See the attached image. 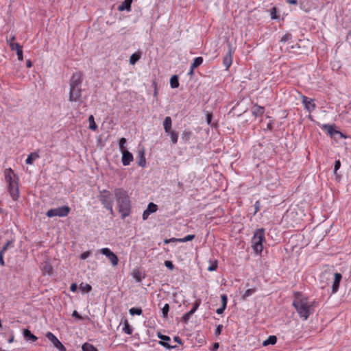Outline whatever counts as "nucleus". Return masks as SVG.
Instances as JSON below:
<instances>
[{
    "instance_id": "aec40b11",
    "label": "nucleus",
    "mask_w": 351,
    "mask_h": 351,
    "mask_svg": "<svg viewBox=\"0 0 351 351\" xmlns=\"http://www.w3.org/2000/svg\"><path fill=\"white\" fill-rule=\"evenodd\" d=\"M265 112V108L263 106H259L257 104H255L252 109V114L254 117H261Z\"/></svg>"
},
{
    "instance_id": "ea45409f",
    "label": "nucleus",
    "mask_w": 351,
    "mask_h": 351,
    "mask_svg": "<svg viewBox=\"0 0 351 351\" xmlns=\"http://www.w3.org/2000/svg\"><path fill=\"white\" fill-rule=\"evenodd\" d=\"M193 315V313L189 311V312L183 315V316L182 317V322H183L185 324H187Z\"/></svg>"
},
{
    "instance_id": "5fc2aeb1",
    "label": "nucleus",
    "mask_w": 351,
    "mask_h": 351,
    "mask_svg": "<svg viewBox=\"0 0 351 351\" xmlns=\"http://www.w3.org/2000/svg\"><path fill=\"white\" fill-rule=\"evenodd\" d=\"M223 329V325H218L215 329V335H219L222 331Z\"/></svg>"
},
{
    "instance_id": "0e129e2a",
    "label": "nucleus",
    "mask_w": 351,
    "mask_h": 351,
    "mask_svg": "<svg viewBox=\"0 0 351 351\" xmlns=\"http://www.w3.org/2000/svg\"><path fill=\"white\" fill-rule=\"evenodd\" d=\"M332 276V274L330 273H327V272H325V273H323L322 275V278H326V280H329L330 278L329 276Z\"/></svg>"
},
{
    "instance_id": "09e8293b",
    "label": "nucleus",
    "mask_w": 351,
    "mask_h": 351,
    "mask_svg": "<svg viewBox=\"0 0 351 351\" xmlns=\"http://www.w3.org/2000/svg\"><path fill=\"white\" fill-rule=\"evenodd\" d=\"M221 306L226 308L227 303H228V296L226 294H222L221 295Z\"/></svg>"
},
{
    "instance_id": "58836bf2",
    "label": "nucleus",
    "mask_w": 351,
    "mask_h": 351,
    "mask_svg": "<svg viewBox=\"0 0 351 351\" xmlns=\"http://www.w3.org/2000/svg\"><path fill=\"white\" fill-rule=\"evenodd\" d=\"M195 234H188L183 238L179 239V243H185L187 241H192L195 238Z\"/></svg>"
},
{
    "instance_id": "e433bc0d",
    "label": "nucleus",
    "mask_w": 351,
    "mask_h": 351,
    "mask_svg": "<svg viewBox=\"0 0 351 351\" xmlns=\"http://www.w3.org/2000/svg\"><path fill=\"white\" fill-rule=\"evenodd\" d=\"M80 289L84 292L88 293L92 290V287L88 284H84L83 282L80 285Z\"/></svg>"
},
{
    "instance_id": "a211bd4d",
    "label": "nucleus",
    "mask_w": 351,
    "mask_h": 351,
    "mask_svg": "<svg viewBox=\"0 0 351 351\" xmlns=\"http://www.w3.org/2000/svg\"><path fill=\"white\" fill-rule=\"evenodd\" d=\"M11 51H16L18 60L22 61L23 60V47L19 43L10 44Z\"/></svg>"
},
{
    "instance_id": "2eb2a0df",
    "label": "nucleus",
    "mask_w": 351,
    "mask_h": 351,
    "mask_svg": "<svg viewBox=\"0 0 351 351\" xmlns=\"http://www.w3.org/2000/svg\"><path fill=\"white\" fill-rule=\"evenodd\" d=\"M332 276H333V281H332V287H331V289H332L331 294H335L339 290V285L342 280V275L340 273L337 272V273L333 274Z\"/></svg>"
},
{
    "instance_id": "052dcab7",
    "label": "nucleus",
    "mask_w": 351,
    "mask_h": 351,
    "mask_svg": "<svg viewBox=\"0 0 351 351\" xmlns=\"http://www.w3.org/2000/svg\"><path fill=\"white\" fill-rule=\"evenodd\" d=\"M77 289V286L76 283H72L70 286V291L72 292H75Z\"/></svg>"
},
{
    "instance_id": "cd10ccee",
    "label": "nucleus",
    "mask_w": 351,
    "mask_h": 351,
    "mask_svg": "<svg viewBox=\"0 0 351 351\" xmlns=\"http://www.w3.org/2000/svg\"><path fill=\"white\" fill-rule=\"evenodd\" d=\"M277 341V337L275 335H270L265 341H263L264 346L268 345H274Z\"/></svg>"
},
{
    "instance_id": "603ef678",
    "label": "nucleus",
    "mask_w": 351,
    "mask_h": 351,
    "mask_svg": "<svg viewBox=\"0 0 351 351\" xmlns=\"http://www.w3.org/2000/svg\"><path fill=\"white\" fill-rule=\"evenodd\" d=\"M16 39L15 38V36L14 35H12V36H10V38H7L6 39V42L8 43V45H9V47H10V44H16V43H14V40Z\"/></svg>"
},
{
    "instance_id": "6e6d98bb",
    "label": "nucleus",
    "mask_w": 351,
    "mask_h": 351,
    "mask_svg": "<svg viewBox=\"0 0 351 351\" xmlns=\"http://www.w3.org/2000/svg\"><path fill=\"white\" fill-rule=\"evenodd\" d=\"M213 119V114L211 112H207L206 114V122L208 125L211 124Z\"/></svg>"
},
{
    "instance_id": "423d86ee",
    "label": "nucleus",
    "mask_w": 351,
    "mask_h": 351,
    "mask_svg": "<svg viewBox=\"0 0 351 351\" xmlns=\"http://www.w3.org/2000/svg\"><path fill=\"white\" fill-rule=\"evenodd\" d=\"M228 51L223 59V64L228 70L232 63V55L234 53V49L230 43H228Z\"/></svg>"
},
{
    "instance_id": "c756f323",
    "label": "nucleus",
    "mask_w": 351,
    "mask_h": 351,
    "mask_svg": "<svg viewBox=\"0 0 351 351\" xmlns=\"http://www.w3.org/2000/svg\"><path fill=\"white\" fill-rule=\"evenodd\" d=\"M82 351H98V350L93 345L89 343H84L82 346Z\"/></svg>"
},
{
    "instance_id": "473e14b6",
    "label": "nucleus",
    "mask_w": 351,
    "mask_h": 351,
    "mask_svg": "<svg viewBox=\"0 0 351 351\" xmlns=\"http://www.w3.org/2000/svg\"><path fill=\"white\" fill-rule=\"evenodd\" d=\"M203 62L202 57H197L194 59L193 62L191 64L192 69H195V68L200 66Z\"/></svg>"
},
{
    "instance_id": "f03ea898",
    "label": "nucleus",
    "mask_w": 351,
    "mask_h": 351,
    "mask_svg": "<svg viewBox=\"0 0 351 351\" xmlns=\"http://www.w3.org/2000/svg\"><path fill=\"white\" fill-rule=\"evenodd\" d=\"M114 193L118 210L121 215V219H124L131 213V202L128 191L123 188H117Z\"/></svg>"
},
{
    "instance_id": "ddd939ff",
    "label": "nucleus",
    "mask_w": 351,
    "mask_h": 351,
    "mask_svg": "<svg viewBox=\"0 0 351 351\" xmlns=\"http://www.w3.org/2000/svg\"><path fill=\"white\" fill-rule=\"evenodd\" d=\"M46 337L53 344V346L60 351H66L65 347L58 340V339L51 332H47Z\"/></svg>"
},
{
    "instance_id": "dca6fc26",
    "label": "nucleus",
    "mask_w": 351,
    "mask_h": 351,
    "mask_svg": "<svg viewBox=\"0 0 351 351\" xmlns=\"http://www.w3.org/2000/svg\"><path fill=\"white\" fill-rule=\"evenodd\" d=\"M158 210V206L153 202L149 203L147 208L144 210L143 213V219L146 220L149 217V215L156 212Z\"/></svg>"
},
{
    "instance_id": "4c0bfd02",
    "label": "nucleus",
    "mask_w": 351,
    "mask_h": 351,
    "mask_svg": "<svg viewBox=\"0 0 351 351\" xmlns=\"http://www.w3.org/2000/svg\"><path fill=\"white\" fill-rule=\"evenodd\" d=\"M192 132L189 130H184L182 134V138L185 141L187 142L191 137Z\"/></svg>"
},
{
    "instance_id": "de8ad7c7",
    "label": "nucleus",
    "mask_w": 351,
    "mask_h": 351,
    "mask_svg": "<svg viewBox=\"0 0 351 351\" xmlns=\"http://www.w3.org/2000/svg\"><path fill=\"white\" fill-rule=\"evenodd\" d=\"M218 263L217 261H213L211 265L208 267V271H215L217 268Z\"/></svg>"
},
{
    "instance_id": "a18cd8bd",
    "label": "nucleus",
    "mask_w": 351,
    "mask_h": 351,
    "mask_svg": "<svg viewBox=\"0 0 351 351\" xmlns=\"http://www.w3.org/2000/svg\"><path fill=\"white\" fill-rule=\"evenodd\" d=\"M292 39V35L290 33L285 34L280 39L282 43H286Z\"/></svg>"
},
{
    "instance_id": "c85d7f7f",
    "label": "nucleus",
    "mask_w": 351,
    "mask_h": 351,
    "mask_svg": "<svg viewBox=\"0 0 351 351\" xmlns=\"http://www.w3.org/2000/svg\"><path fill=\"white\" fill-rule=\"evenodd\" d=\"M138 156H139V161L138 162V165L141 167H144L146 165V160H145L143 150L138 151Z\"/></svg>"
},
{
    "instance_id": "49530a36",
    "label": "nucleus",
    "mask_w": 351,
    "mask_h": 351,
    "mask_svg": "<svg viewBox=\"0 0 351 351\" xmlns=\"http://www.w3.org/2000/svg\"><path fill=\"white\" fill-rule=\"evenodd\" d=\"M13 242L12 241H8L3 246L2 249L0 252H2L3 254L4 252L10 247H13L12 245Z\"/></svg>"
},
{
    "instance_id": "3c124183",
    "label": "nucleus",
    "mask_w": 351,
    "mask_h": 351,
    "mask_svg": "<svg viewBox=\"0 0 351 351\" xmlns=\"http://www.w3.org/2000/svg\"><path fill=\"white\" fill-rule=\"evenodd\" d=\"M90 254H91V252H90V250L86 251V252H83L82 254H80V258L81 260H85L88 257L90 256Z\"/></svg>"
},
{
    "instance_id": "bb28decb",
    "label": "nucleus",
    "mask_w": 351,
    "mask_h": 351,
    "mask_svg": "<svg viewBox=\"0 0 351 351\" xmlns=\"http://www.w3.org/2000/svg\"><path fill=\"white\" fill-rule=\"evenodd\" d=\"M141 52H136L131 55L130 58V64L132 65L135 64L141 58Z\"/></svg>"
},
{
    "instance_id": "b1692460",
    "label": "nucleus",
    "mask_w": 351,
    "mask_h": 351,
    "mask_svg": "<svg viewBox=\"0 0 351 351\" xmlns=\"http://www.w3.org/2000/svg\"><path fill=\"white\" fill-rule=\"evenodd\" d=\"M172 120L170 117H166L163 121L164 130L166 133L170 132L171 130Z\"/></svg>"
},
{
    "instance_id": "39448f33",
    "label": "nucleus",
    "mask_w": 351,
    "mask_h": 351,
    "mask_svg": "<svg viewBox=\"0 0 351 351\" xmlns=\"http://www.w3.org/2000/svg\"><path fill=\"white\" fill-rule=\"evenodd\" d=\"M99 200L101 202L103 206H107L114 203V197L111 192L106 189H103L99 191V195L97 196Z\"/></svg>"
},
{
    "instance_id": "f704fd0d",
    "label": "nucleus",
    "mask_w": 351,
    "mask_h": 351,
    "mask_svg": "<svg viewBox=\"0 0 351 351\" xmlns=\"http://www.w3.org/2000/svg\"><path fill=\"white\" fill-rule=\"evenodd\" d=\"M130 314L132 316L134 315H141L143 313V310L141 308H131L129 310Z\"/></svg>"
},
{
    "instance_id": "a19ab883",
    "label": "nucleus",
    "mask_w": 351,
    "mask_h": 351,
    "mask_svg": "<svg viewBox=\"0 0 351 351\" xmlns=\"http://www.w3.org/2000/svg\"><path fill=\"white\" fill-rule=\"evenodd\" d=\"M126 143V139L125 138H121L119 141V149L121 152L127 150L125 147Z\"/></svg>"
},
{
    "instance_id": "774afa93",
    "label": "nucleus",
    "mask_w": 351,
    "mask_h": 351,
    "mask_svg": "<svg viewBox=\"0 0 351 351\" xmlns=\"http://www.w3.org/2000/svg\"><path fill=\"white\" fill-rule=\"evenodd\" d=\"M173 340H174V341L177 342L178 343H179L180 345L182 344V340L178 336H175L173 337Z\"/></svg>"
},
{
    "instance_id": "7ed1b4c3",
    "label": "nucleus",
    "mask_w": 351,
    "mask_h": 351,
    "mask_svg": "<svg viewBox=\"0 0 351 351\" xmlns=\"http://www.w3.org/2000/svg\"><path fill=\"white\" fill-rule=\"evenodd\" d=\"M265 242H266L265 237V229H256L254 232V235L252 239V247L255 254H261L263 250V243Z\"/></svg>"
},
{
    "instance_id": "c03bdc74",
    "label": "nucleus",
    "mask_w": 351,
    "mask_h": 351,
    "mask_svg": "<svg viewBox=\"0 0 351 351\" xmlns=\"http://www.w3.org/2000/svg\"><path fill=\"white\" fill-rule=\"evenodd\" d=\"M169 311V305L168 304H165V306L162 308V315L164 318L167 317Z\"/></svg>"
},
{
    "instance_id": "8fccbe9b",
    "label": "nucleus",
    "mask_w": 351,
    "mask_h": 351,
    "mask_svg": "<svg viewBox=\"0 0 351 351\" xmlns=\"http://www.w3.org/2000/svg\"><path fill=\"white\" fill-rule=\"evenodd\" d=\"M200 303H201L200 300H197L194 303L193 308L190 310V311H191L193 313V314H194L195 312L197 310V308H199V306L200 305Z\"/></svg>"
},
{
    "instance_id": "a878e982",
    "label": "nucleus",
    "mask_w": 351,
    "mask_h": 351,
    "mask_svg": "<svg viewBox=\"0 0 351 351\" xmlns=\"http://www.w3.org/2000/svg\"><path fill=\"white\" fill-rule=\"evenodd\" d=\"M180 85L179 83V78L177 75H173L170 78V86L172 88H178Z\"/></svg>"
},
{
    "instance_id": "13d9d810",
    "label": "nucleus",
    "mask_w": 351,
    "mask_h": 351,
    "mask_svg": "<svg viewBox=\"0 0 351 351\" xmlns=\"http://www.w3.org/2000/svg\"><path fill=\"white\" fill-rule=\"evenodd\" d=\"M72 316L80 319V320L82 319V317L78 313V312L77 311H74L73 312Z\"/></svg>"
},
{
    "instance_id": "79ce46f5",
    "label": "nucleus",
    "mask_w": 351,
    "mask_h": 351,
    "mask_svg": "<svg viewBox=\"0 0 351 351\" xmlns=\"http://www.w3.org/2000/svg\"><path fill=\"white\" fill-rule=\"evenodd\" d=\"M341 167V162L339 160H335V165H334V174L335 175L336 178L339 177V176L337 174V171Z\"/></svg>"
},
{
    "instance_id": "4468645a",
    "label": "nucleus",
    "mask_w": 351,
    "mask_h": 351,
    "mask_svg": "<svg viewBox=\"0 0 351 351\" xmlns=\"http://www.w3.org/2000/svg\"><path fill=\"white\" fill-rule=\"evenodd\" d=\"M5 179L8 184L19 182V177L11 168L5 169L4 171Z\"/></svg>"
},
{
    "instance_id": "680f3d73",
    "label": "nucleus",
    "mask_w": 351,
    "mask_h": 351,
    "mask_svg": "<svg viewBox=\"0 0 351 351\" xmlns=\"http://www.w3.org/2000/svg\"><path fill=\"white\" fill-rule=\"evenodd\" d=\"M276 10L275 8H273L271 9V19H276Z\"/></svg>"
},
{
    "instance_id": "6ab92c4d",
    "label": "nucleus",
    "mask_w": 351,
    "mask_h": 351,
    "mask_svg": "<svg viewBox=\"0 0 351 351\" xmlns=\"http://www.w3.org/2000/svg\"><path fill=\"white\" fill-rule=\"evenodd\" d=\"M40 269L42 270L43 275L51 276L53 273V267L47 261L41 263Z\"/></svg>"
},
{
    "instance_id": "7c9ffc66",
    "label": "nucleus",
    "mask_w": 351,
    "mask_h": 351,
    "mask_svg": "<svg viewBox=\"0 0 351 351\" xmlns=\"http://www.w3.org/2000/svg\"><path fill=\"white\" fill-rule=\"evenodd\" d=\"M123 331L128 335H132L133 332V330L127 319H125L124 321V327L123 328Z\"/></svg>"
},
{
    "instance_id": "864d4df0",
    "label": "nucleus",
    "mask_w": 351,
    "mask_h": 351,
    "mask_svg": "<svg viewBox=\"0 0 351 351\" xmlns=\"http://www.w3.org/2000/svg\"><path fill=\"white\" fill-rule=\"evenodd\" d=\"M165 265L171 270H173L174 269V265L171 261H165Z\"/></svg>"
},
{
    "instance_id": "4d7b16f0",
    "label": "nucleus",
    "mask_w": 351,
    "mask_h": 351,
    "mask_svg": "<svg viewBox=\"0 0 351 351\" xmlns=\"http://www.w3.org/2000/svg\"><path fill=\"white\" fill-rule=\"evenodd\" d=\"M106 210H108L110 214L113 215L114 210H113V204H108L107 206H104Z\"/></svg>"
},
{
    "instance_id": "20e7f679",
    "label": "nucleus",
    "mask_w": 351,
    "mask_h": 351,
    "mask_svg": "<svg viewBox=\"0 0 351 351\" xmlns=\"http://www.w3.org/2000/svg\"><path fill=\"white\" fill-rule=\"evenodd\" d=\"M71 211V208L68 206H62L56 208L49 209L46 215L51 218L53 217H66Z\"/></svg>"
},
{
    "instance_id": "5701e85b",
    "label": "nucleus",
    "mask_w": 351,
    "mask_h": 351,
    "mask_svg": "<svg viewBox=\"0 0 351 351\" xmlns=\"http://www.w3.org/2000/svg\"><path fill=\"white\" fill-rule=\"evenodd\" d=\"M132 0H124L117 8L120 12L126 10L130 12L131 10Z\"/></svg>"
},
{
    "instance_id": "2f4dec72",
    "label": "nucleus",
    "mask_w": 351,
    "mask_h": 351,
    "mask_svg": "<svg viewBox=\"0 0 351 351\" xmlns=\"http://www.w3.org/2000/svg\"><path fill=\"white\" fill-rule=\"evenodd\" d=\"M170 135L171 141L173 144H176L178 139V133L175 130H170L168 133Z\"/></svg>"
},
{
    "instance_id": "f257e3e1",
    "label": "nucleus",
    "mask_w": 351,
    "mask_h": 351,
    "mask_svg": "<svg viewBox=\"0 0 351 351\" xmlns=\"http://www.w3.org/2000/svg\"><path fill=\"white\" fill-rule=\"evenodd\" d=\"M316 303L315 301L309 302L308 298L300 292H295L294 293L293 306L300 317L303 320H306L310 315L313 313L315 311L314 306Z\"/></svg>"
},
{
    "instance_id": "6e6552de",
    "label": "nucleus",
    "mask_w": 351,
    "mask_h": 351,
    "mask_svg": "<svg viewBox=\"0 0 351 351\" xmlns=\"http://www.w3.org/2000/svg\"><path fill=\"white\" fill-rule=\"evenodd\" d=\"M100 253L106 256L110 260L113 266H117L118 265L119 258L109 248L104 247L101 249Z\"/></svg>"
},
{
    "instance_id": "1a4fd4ad",
    "label": "nucleus",
    "mask_w": 351,
    "mask_h": 351,
    "mask_svg": "<svg viewBox=\"0 0 351 351\" xmlns=\"http://www.w3.org/2000/svg\"><path fill=\"white\" fill-rule=\"evenodd\" d=\"M82 81V74L81 72L73 73L69 80L70 88L81 87Z\"/></svg>"
},
{
    "instance_id": "9b49d317",
    "label": "nucleus",
    "mask_w": 351,
    "mask_h": 351,
    "mask_svg": "<svg viewBox=\"0 0 351 351\" xmlns=\"http://www.w3.org/2000/svg\"><path fill=\"white\" fill-rule=\"evenodd\" d=\"M302 103L308 112H311L316 108L315 99H310L305 95H302Z\"/></svg>"
},
{
    "instance_id": "412c9836",
    "label": "nucleus",
    "mask_w": 351,
    "mask_h": 351,
    "mask_svg": "<svg viewBox=\"0 0 351 351\" xmlns=\"http://www.w3.org/2000/svg\"><path fill=\"white\" fill-rule=\"evenodd\" d=\"M23 335L27 341L35 342L38 339V337L32 334V332L27 328L23 330Z\"/></svg>"
},
{
    "instance_id": "69168bd1",
    "label": "nucleus",
    "mask_w": 351,
    "mask_h": 351,
    "mask_svg": "<svg viewBox=\"0 0 351 351\" xmlns=\"http://www.w3.org/2000/svg\"><path fill=\"white\" fill-rule=\"evenodd\" d=\"M0 265L1 266L5 265V262H4V259H3V253L2 252H0Z\"/></svg>"
},
{
    "instance_id": "37998d69",
    "label": "nucleus",
    "mask_w": 351,
    "mask_h": 351,
    "mask_svg": "<svg viewBox=\"0 0 351 351\" xmlns=\"http://www.w3.org/2000/svg\"><path fill=\"white\" fill-rule=\"evenodd\" d=\"M266 118L269 119V121H268L267 125V129L271 131L274 128L273 125L274 123V120L269 115H266Z\"/></svg>"
},
{
    "instance_id": "f3484780",
    "label": "nucleus",
    "mask_w": 351,
    "mask_h": 351,
    "mask_svg": "<svg viewBox=\"0 0 351 351\" xmlns=\"http://www.w3.org/2000/svg\"><path fill=\"white\" fill-rule=\"evenodd\" d=\"M122 158L121 161L124 166H128L133 160V155L128 150L123 151L121 152Z\"/></svg>"
},
{
    "instance_id": "9d476101",
    "label": "nucleus",
    "mask_w": 351,
    "mask_h": 351,
    "mask_svg": "<svg viewBox=\"0 0 351 351\" xmlns=\"http://www.w3.org/2000/svg\"><path fill=\"white\" fill-rule=\"evenodd\" d=\"M158 337L160 339L158 343L162 346L165 347L167 350L175 349L177 348L176 346H171L169 342L171 341L169 336L161 334L160 332L157 333Z\"/></svg>"
},
{
    "instance_id": "c9c22d12",
    "label": "nucleus",
    "mask_w": 351,
    "mask_h": 351,
    "mask_svg": "<svg viewBox=\"0 0 351 351\" xmlns=\"http://www.w3.org/2000/svg\"><path fill=\"white\" fill-rule=\"evenodd\" d=\"M256 291V289L254 288H252V289H247L245 293H243V295H242V299L243 300H246V298L250 295H252V294H254Z\"/></svg>"
},
{
    "instance_id": "bf43d9fd",
    "label": "nucleus",
    "mask_w": 351,
    "mask_h": 351,
    "mask_svg": "<svg viewBox=\"0 0 351 351\" xmlns=\"http://www.w3.org/2000/svg\"><path fill=\"white\" fill-rule=\"evenodd\" d=\"M254 214H256L260 209V202L256 201L254 205Z\"/></svg>"
},
{
    "instance_id": "72a5a7b5",
    "label": "nucleus",
    "mask_w": 351,
    "mask_h": 351,
    "mask_svg": "<svg viewBox=\"0 0 351 351\" xmlns=\"http://www.w3.org/2000/svg\"><path fill=\"white\" fill-rule=\"evenodd\" d=\"M88 123H89V128L93 131H95L97 128V125H96V123L95 122L94 117L93 115L89 116Z\"/></svg>"
},
{
    "instance_id": "e2e57ef3",
    "label": "nucleus",
    "mask_w": 351,
    "mask_h": 351,
    "mask_svg": "<svg viewBox=\"0 0 351 351\" xmlns=\"http://www.w3.org/2000/svg\"><path fill=\"white\" fill-rule=\"evenodd\" d=\"M14 332L12 331L10 333V336L9 339H8V342L9 343H11L14 342Z\"/></svg>"
},
{
    "instance_id": "f8f14e48",
    "label": "nucleus",
    "mask_w": 351,
    "mask_h": 351,
    "mask_svg": "<svg viewBox=\"0 0 351 351\" xmlns=\"http://www.w3.org/2000/svg\"><path fill=\"white\" fill-rule=\"evenodd\" d=\"M8 192L14 201L18 200L19 197V182L10 183L8 184Z\"/></svg>"
},
{
    "instance_id": "0eeeda50",
    "label": "nucleus",
    "mask_w": 351,
    "mask_h": 351,
    "mask_svg": "<svg viewBox=\"0 0 351 351\" xmlns=\"http://www.w3.org/2000/svg\"><path fill=\"white\" fill-rule=\"evenodd\" d=\"M82 89L81 87H71L69 90V100L71 102H77L81 100Z\"/></svg>"
},
{
    "instance_id": "4be33fe9",
    "label": "nucleus",
    "mask_w": 351,
    "mask_h": 351,
    "mask_svg": "<svg viewBox=\"0 0 351 351\" xmlns=\"http://www.w3.org/2000/svg\"><path fill=\"white\" fill-rule=\"evenodd\" d=\"M323 129L327 130L328 134L333 136L335 134H339L341 136H343V134L334 128V126L329 124H324L322 126Z\"/></svg>"
},
{
    "instance_id": "393cba45",
    "label": "nucleus",
    "mask_w": 351,
    "mask_h": 351,
    "mask_svg": "<svg viewBox=\"0 0 351 351\" xmlns=\"http://www.w3.org/2000/svg\"><path fill=\"white\" fill-rule=\"evenodd\" d=\"M39 158V155L37 152H34L28 155L25 162L27 165H32L33 162Z\"/></svg>"
},
{
    "instance_id": "338daca9",
    "label": "nucleus",
    "mask_w": 351,
    "mask_h": 351,
    "mask_svg": "<svg viewBox=\"0 0 351 351\" xmlns=\"http://www.w3.org/2000/svg\"><path fill=\"white\" fill-rule=\"evenodd\" d=\"M226 308L221 306V307L217 309L216 313L219 315L222 314Z\"/></svg>"
}]
</instances>
